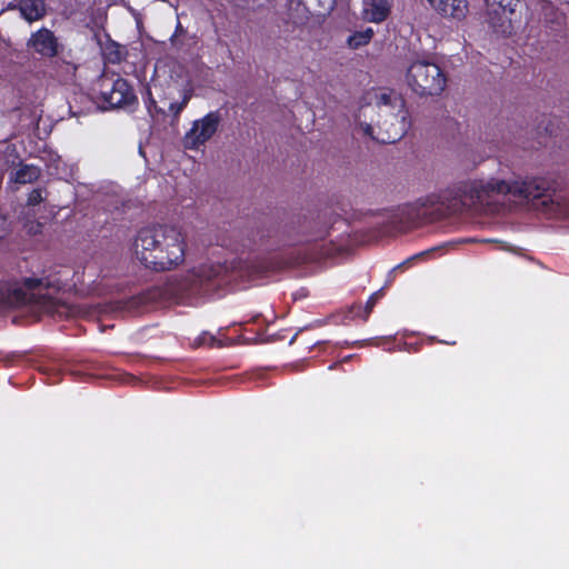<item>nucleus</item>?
<instances>
[{
	"instance_id": "dca6fc26",
	"label": "nucleus",
	"mask_w": 569,
	"mask_h": 569,
	"mask_svg": "<svg viewBox=\"0 0 569 569\" xmlns=\"http://www.w3.org/2000/svg\"><path fill=\"white\" fill-rule=\"evenodd\" d=\"M373 33L375 32L372 28H367L362 31L355 32L348 38V46L351 49H358L360 47H363L371 41Z\"/></svg>"
},
{
	"instance_id": "1a4fd4ad",
	"label": "nucleus",
	"mask_w": 569,
	"mask_h": 569,
	"mask_svg": "<svg viewBox=\"0 0 569 569\" xmlns=\"http://www.w3.org/2000/svg\"><path fill=\"white\" fill-rule=\"evenodd\" d=\"M27 47L32 52L44 58H54L62 49L58 38L48 28H40L36 32H32L27 42Z\"/></svg>"
},
{
	"instance_id": "f03ea898",
	"label": "nucleus",
	"mask_w": 569,
	"mask_h": 569,
	"mask_svg": "<svg viewBox=\"0 0 569 569\" xmlns=\"http://www.w3.org/2000/svg\"><path fill=\"white\" fill-rule=\"evenodd\" d=\"M186 238L180 229L159 226L141 229L133 243L136 258L154 270H170L184 261Z\"/></svg>"
},
{
	"instance_id": "20e7f679",
	"label": "nucleus",
	"mask_w": 569,
	"mask_h": 569,
	"mask_svg": "<svg viewBox=\"0 0 569 569\" xmlns=\"http://www.w3.org/2000/svg\"><path fill=\"white\" fill-rule=\"evenodd\" d=\"M406 80L418 94H439L446 87V77L438 64L418 59L410 63Z\"/></svg>"
},
{
	"instance_id": "7ed1b4c3",
	"label": "nucleus",
	"mask_w": 569,
	"mask_h": 569,
	"mask_svg": "<svg viewBox=\"0 0 569 569\" xmlns=\"http://www.w3.org/2000/svg\"><path fill=\"white\" fill-rule=\"evenodd\" d=\"M66 281L57 273H48L41 277H26L10 284L3 295V300L9 307H29L36 310L52 312L56 303V295L62 290Z\"/></svg>"
},
{
	"instance_id": "ddd939ff",
	"label": "nucleus",
	"mask_w": 569,
	"mask_h": 569,
	"mask_svg": "<svg viewBox=\"0 0 569 569\" xmlns=\"http://www.w3.org/2000/svg\"><path fill=\"white\" fill-rule=\"evenodd\" d=\"M391 9V0H365L362 6V18L369 22L383 21Z\"/></svg>"
},
{
	"instance_id": "6ab92c4d",
	"label": "nucleus",
	"mask_w": 569,
	"mask_h": 569,
	"mask_svg": "<svg viewBox=\"0 0 569 569\" xmlns=\"http://www.w3.org/2000/svg\"><path fill=\"white\" fill-rule=\"evenodd\" d=\"M382 296V290H379L370 296V298L367 301V310L370 312V310L373 308L377 300Z\"/></svg>"
},
{
	"instance_id": "6e6552de",
	"label": "nucleus",
	"mask_w": 569,
	"mask_h": 569,
	"mask_svg": "<svg viewBox=\"0 0 569 569\" xmlns=\"http://www.w3.org/2000/svg\"><path fill=\"white\" fill-rule=\"evenodd\" d=\"M519 7L520 0H488L490 24L501 33L510 32Z\"/></svg>"
},
{
	"instance_id": "423d86ee",
	"label": "nucleus",
	"mask_w": 569,
	"mask_h": 569,
	"mask_svg": "<svg viewBox=\"0 0 569 569\" xmlns=\"http://www.w3.org/2000/svg\"><path fill=\"white\" fill-rule=\"evenodd\" d=\"M100 97L104 108H131L138 103L137 94L123 78H103L100 81Z\"/></svg>"
},
{
	"instance_id": "4be33fe9",
	"label": "nucleus",
	"mask_w": 569,
	"mask_h": 569,
	"mask_svg": "<svg viewBox=\"0 0 569 569\" xmlns=\"http://www.w3.org/2000/svg\"><path fill=\"white\" fill-rule=\"evenodd\" d=\"M161 70H162V66L157 64V66H156V72H157V73H159Z\"/></svg>"
},
{
	"instance_id": "0eeeda50",
	"label": "nucleus",
	"mask_w": 569,
	"mask_h": 569,
	"mask_svg": "<svg viewBox=\"0 0 569 569\" xmlns=\"http://www.w3.org/2000/svg\"><path fill=\"white\" fill-rule=\"evenodd\" d=\"M220 121V114L214 111L194 120L182 138L183 148L194 151L200 150L216 134Z\"/></svg>"
},
{
	"instance_id": "aec40b11",
	"label": "nucleus",
	"mask_w": 569,
	"mask_h": 569,
	"mask_svg": "<svg viewBox=\"0 0 569 569\" xmlns=\"http://www.w3.org/2000/svg\"><path fill=\"white\" fill-rule=\"evenodd\" d=\"M9 230V223L4 216L0 214V239L7 234Z\"/></svg>"
},
{
	"instance_id": "412c9836",
	"label": "nucleus",
	"mask_w": 569,
	"mask_h": 569,
	"mask_svg": "<svg viewBox=\"0 0 569 569\" xmlns=\"http://www.w3.org/2000/svg\"><path fill=\"white\" fill-rule=\"evenodd\" d=\"M198 278H201V279H210L211 277H213V274L210 272V273H206V272H199L197 274Z\"/></svg>"
},
{
	"instance_id": "39448f33",
	"label": "nucleus",
	"mask_w": 569,
	"mask_h": 569,
	"mask_svg": "<svg viewBox=\"0 0 569 569\" xmlns=\"http://www.w3.org/2000/svg\"><path fill=\"white\" fill-rule=\"evenodd\" d=\"M460 194L472 204H489L495 194H508V181L493 177H480L463 182Z\"/></svg>"
},
{
	"instance_id": "f257e3e1",
	"label": "nucleus",
	"mask_w": 569,
	"mask_h": 569,
	"mask_svg": "<svg viewBox=\"0 0 569 569\" xmlns=\"http://www.w3.org/2000/svg\"><path fill=\"white\" fill-rule=\"evenodd\" d=\"M357 122L365 137L382 143L400 140L411 126L405 100L391 90L375 92L372 102L359 110Z\"/></svg>"
},
{
	"instance_id": "9b49d317",
	"label": "nucleus",
	"mask_w": 569,
	"mask_h": 569,
	"mask_svg": "<svg viewBox=\"0 0 569 569\" xmlns=\"http://www.w3.org/2000/svg\"><path fill=\"white\" fill-rule=\"evenodd\" d=\"M546 189V182L540 178H517L508 181V194L525 200H533L543 197Z\"/></svg>"
},
{
	"instance_id": "4468645a",
	"label": "nucleus",
	"mask_w": 569,
	"mask_h": 569,
	"mask_svg": "<svg viewBox=\"0 0 569 569\" xmlns=\"http://www.w3.org/2000/svg\"><path fill=\"white\" fill-rule=\"evenodd\" d=\"M19 10L27 21H38L46 14L44 0H20Z\"/></svg>"
},
{
	"instance_id": "2eb2a0df",
	"label": "nucleus",
	"mask_w": 569,
	"mask_h": 569,
	"mask_svg": "<svg viewBox=\"0 0 569 569\" xmlns=\"http://www.w3.org/2000/svg\"><path fill=\"white\" fill-rule=\"evenodd\" d=\"M39 176L40 170L38 167L32 164H23L13 172L11 180L16 183L26 184L36 181Z\"/></svg>"
},
{
	"instance_id": "9d476101",
	"label": "nucleus",
	"mask_w": 569,
	"mask_h": 569,
	"mask_svg": "<svg viewBox=\"0 0 569 569\" xmlns=\"http://www.w3.org/2000/svg\"><path fill=\"white\" fill-rule=\"evenodd\" d=\"M169 71L172 87L181 93L182 98L180 103H171L170 110L179 113L189 102L193 92V87L190 76L182 64L178 62H171Z\"/></svg>"
},
{
	"instance_id": "a211bd4d",
	"label": "nucleus",
	"mask_w": 569,
	"mask_h": 569,
	"mask_svg": "<svg viewBox=\"0 0 569 569\" xmlns=\"http://www.w3.org/2000/svg\"><path fill=\"white\" fill-rule=\"evenodd\" d=\"M42 201V193L40 190H33L28 199V202L30 204H38Z\"/></svg>"
},
{
	"instance_id": "f3484780",
	"label": "nucleus",
	"mask_w": 569,
	"mask_h": 569,
	"mask_svg": "<svg viewBox=\"0 0 569 569\" xmlns=\"http://www.w3.org/2000/svg\"><path fill=\"white\" fill-rule=\"evenodd\" d=\"M107 59L112 63H119L126 59V48L119 43H109L104 49Z\"/></svg>"
},
{
	"instance_id": "f8f14e48",
	"label": "nucleus",
	"mask_w": 569,
	"mask_h": 569,
	"mask_svg": "<svg viewBox=\"0 0 569 569\" xmlns=\"http://www.w3.org/2000/svg\"><path fill=\"white\" fill-rule=\"evenodd\" d=\"M443 18L462 20L468 12L467 0H427Z\"/></svg>"
}]
</instances>
